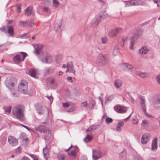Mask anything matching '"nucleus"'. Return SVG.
Returning <instances> with one entry per match:
<instances>
[{"mask_svg":"<svg viewBox=\"0 0 160 160\" xmlns=\"http://www.w3.org/2000/svg\"><path fill=\"white\" fill-rule=\"evenodd\" d=\"M24 107L22 105H17L13 108L12 112L17 118L20 121H23L24 119Z\"/></svg>","mask_w":160,"mask_h":160,"instance_id":"nucleus-1","label":"nucleus"},{"mask_svg":"<svg viewBox=\"0 0 160 160\" xmlns=\"http://www.w3.org/2000/svg\"><path fill=\"white\" fill-rule=\"evenodd\" d=\"M35 108L38 113L39 114H42L45 112H46L48 113L49 112L48 108L46 106H43L40 103H36L35 105Z\"/></svg>","mask_w":160,"mask_h":160,"instance_id":"nucleus-2","label":"nucleus"},{"mask_svg":"<svg viewBox=\"0 0 160 160\" xmlns=\"http://www.w3.org/2000/svg\"><path fill=\"white\" fill-rule=\"evenodd\" d=\"M65 29V25L62 23V21L60 20L57 21L55 24L54 29L56 32L60 33Z\"/></svg>","mask_w":160,"mask_h":160,"instance_id":"nucleus-3","label":"nucleus"},{"mask_svg":"<svg viewBox=\"0 0 160 160\" xmlns=\"http://www.w3.org/2000/svg\"><path fill=\"white\" fill-rule=\"evenodd\" d=\"M28 84L27 82L22 81L18 85V91L23 93H26L28 91Z\"/></svg>","mask_w":160,"mask_h":160,"instance_id":"nucleus-4","label":"nucleus"},{"mask_svg":"<svg viewBox=\"0 0 160 160\" xmlns=\"http://www.w3.org/2000/svg\"><path fill=\"white\" fill-rule=\"evenodd\" d=\"M97 62L99 65H103L108 63V60L106 56L102 54H99L97 57Z\"/></svg>","mask_w":160,"mask_h":160,"instance_id":"nucleus-5","label":"nucleus"},{"mask_svg":"<svg viewBox=\"0 0 160 160\" xmlns=\"http://www.w3.org/2000/svg\"><path fill=\"white\" fill-rule=\"evenodd\" d=\"M141 100L140 104L141 108L142 110V112L147 116L149 117V116L147 114L146 112V106L145 103V100L144 97L142 96L140 97Z\"/></svg>","mask_w":160,"mask_h":160,"instance_id":"nucleus-6","label":"nucleus"},{"mask_svg":"<svg viewBox=\"0 0 160 160\" xmlns=\"http://www.w3.org/2000/svg\"><path fill=\"white\" fill-rule=\"evenodd\" d=\"M108 15L106 12L103 13L102 15H100L96 17L92 20V23L95 25H97L101 21L102 18H105L108 17Z\"/></svg>","mask_w":160,"mask_h":160,"instance_id":"nucleus-7","label":"nucleus"},{"mask_svg":"<svg viewBox=\"0 0 160 160\" xmlns=\"http://www.w3.org/2000/svg\"><path fill=\"white\" fill-rule=\"evenodd\" d=\"M122 31V28H117L115 29L110 31L108 32L109 36L112 38L116 36L117 34Z\"/></svg>","mask_w":160,"mask_h":160,"instance_id":"nucleus-8","label":"nucleus"},{"mask_svg":"<svg viewBox=\"0 0 160 160\" xmlns=\"http://www.w3.org/2000/svg\"><path fill=\"white\" fill-rule=\"evenodd\" d=\"M153 105L155 108L160 109V96L158 95L155 96L153 98Z\"/></svg>","mask_w":160,"mask_h":160,"instance_id":"nucleus-9","label":"nucleus"},{"mask_svg":"<svg viewBox=\"0 0 160 160\" xmlns=\"http://www.w3.org/2000/svg\"><path fill=\"white\" fill-rule=\"evenodd\" d=\"M92 158L94 160H97L102 156V152L98 150H93Z\"/></svg>","mask_w":160,"mask_h":160,"instance_id":"nucleus-10","label":"nucleus"},{"mask_svg":"<svg viewBox=\"0 0 160 160\" xmlns=\"http://www.w3.org/2000/svg\"><path fill=\"white\" fill-rule=\"evenodd\" d=\"M126 5L128 6L142 5V2L138 0H132L125 2Z\"/></svg>","mask_w":160,"mask_h":160,"instance_id":"nucleus-11","label":"nucleus"},{"mask_svg":"<svg viewBox=\"0 0 160 160\" xmlns=\"http://www.w3.org/2000/svg\"><path fill=\"white\" fill-rule=\"evenodd\" d=\"M8 142L11 146H15L18 144V140L14 136H11L8 137Z\"/></svg>","mask_w":160,"mask_h":160,"instance_id":"nucleus-12","label":"nucleus"},{"mask_svg":"<svg viewBox=\"0 0 160 160\" xmlns=\"http://www.w3.org/2000/svg\"><path fill=\"white\" fill-rule=\"evenodd\" d=\"M62 105L65 108H69L68 110V112H72L75 109V105L71 102H63Z\"/></svg>","mask_w":160,"mask_h":160,"instance_id":"nucleus-13","label":"nucleus"},{"mask_svg":"<svg viewBox=\"0 0 160 160\" xmlns=\"http://www.w3.org/2000/svg\"><path fill=\"white\" fill-rule=\"evenodd\" d=\"M142 34V30L140 29H138L133 32L131 38H133V39L136 40L141 36Z\"/></svg>","mask_w":160,"mask_h":160,"instance_id":"nucleus-14","label":"nucleus"},{"mask_svg":"<svg viewBox=\"0 0 160 160\" xmlns=\"http://www.w3.org/2000/svg\"><path fill=\"white\" fill-rule=\"evenodd\" d=\"M114 109L117 112L120 113H124L127 111V108L126 107L117 105L114 107Z\"/></svg>","mask_w":160,"mask_h":160,"instance_id":"nucleus-15","label":"nucleus"},{"mask_svg":"<svg viewBox=\"0 0 160 160\" xmlns=\"http://www.w3.org/2000/svg\"><path fill=\"white\" fill-rule=\"evenodd\" d=\"M150 138V135L148 134H143L141 139V142L142 144H145L148 142Z\"/></svg>","mask_w":160,"mask_h":160,"instance_id":"nucleus-16","label":"nucleus"},{"mask_svg":"<svg viewBox=\"0 0 160 160\" xmlns=\"http://www.w3.org/2000/svg\"><path fill=\"white\" fill-rule=\"evenodd\" d=\"M53 59L52 57L48 54L43 59H42V62L44 63H50L53 61Z\"/></svg>","mask_w":160,"mask_h":160,"instance_id":"nucleus-17","label":"nucleus"},{"mask_svg":"<svg viewBox=\"0 0 160 160\" xmlns=\"http://www.w3.org/2000/svg\"><path fill=\"white\" fill-rule=\"evenodd\" d=\"M7 32L9 36L10 37H13L14 34L13 27L12 26L7 25Z\"/></svg>","mask_w":160,"mask_h":160,"instance_id":"nucleus-18","label":"nucleus"},{"mask_svg":"<svg viewBox=\"0 0 160 160\" xmlns=\"http://www.w3.org/2000/svg\"><path fill=\"white\" fill-rule=\"evenodd\" d=\"M47 129L46 126L43 125H40L35 127V130L41 133L45 132Z\"/></svg>","mask_w":160,"mask_h":160,"instance_id":"nucleus-19","label":"nucleus"},{"mask_svg":"<svg viewBox=\"0 0 160 160\" xmlns=\"http://www.w3.org/2000/svg\"><path fill=\"white\" fill-rule=\"evenodd\" d=\"M5 84L7 88L10 90L13 88L14 84V82H12L10 79H7L5 82Z\"/></svg>","mask_w":160,"mask_h":160,"instance_id":"nucleus-20","label":"nucleus"},{"mask_svg":"<svg viewBox=\"0 0 160 160\" xmlns=\"http://www.w3.org/2000/svg\"><path fill=\"white\" fill-rule=\"evenodd\" d=\"M67 67L68 70H69V72L72 73L74 75H75V70L74 68L72 63V62H68L67 63Z\"/></svg>","mask_w":160,"mask_h":160,"instance_id":"nucleus-21","label":"nucleus"},{"mask_svg":"<svg viewBox=\"0 0 160 160\" xmlns=\"http://www.w3.org/2000/svg\"><path fill=\"white\" fill-rule=\"evenodd\" d=\"M22 57L21 56V54H18L14 56L13 58L14 61L16 63H18L22 60Z\"/></svg>","mask_w":160,"mask_h":160,"instance_id":"nucleus-22","label":"nucleus"},{"mask_svg":"<svg viewBox=\"0 0 160 160\" xmlns=\"http://www.w3.org/2000/svg\"><path fill=\"white\" fill-rule=\"evenodd\" d=\"M42 46L41 44H37L35 48V54L37 55H39L40 52L42 49Z\"/></svg>","mask_w":160,"mask_h":160,"instance_id":"nucleus-23","label":"nucleus"},{"mask_svg":"<svg viewBox=\"0 0 160 160\" xmlns=\"http://www.w3.org/2000/svg\"><path fill=\"white\" fill-rule=\"evenodd\" d=\"M148 49L146 47H143L141 48L138 50V53L139 54L142 55L145 54L147 53L148 52Z\"/></svg>","mask_w":160,"mask_h":160,"instance_id":"nucleus-24","label":"nucleus"},{"mask_svg":"<svg viewBox=\"0 0 160 160\" xmlns=\"http://www.w3.org/2000/svg\"><path fill=\"white\" fill-rule=\"evenodd\" d=\"M118 39L122 46L127 43V38L126 37L120 36Z\"/></svg>","mask_w":160,"mask_h":160,"instance_id":"nucleus-25","label":"nucleus"},{"mask_svg":"<svg viewBox=\"0 0 160 160\" xmlns=\"http://www.w3.org/2000/svg\"><path fill=\"white\" fill-rule=\"evenodd\" d=\"M157 138H155L152 141V143L151 149L152 150L156 149L157 148Z\"/></svg>","mask_w":160,"mask_h":160,"instance_id":"nucleus-26","label":"nucleus"},{"mask_svg":"<svg viewBox=\"0 0 160 160\" xmlns=\"http://www.w3.org/2000/svg\"><path fill=\"white\" fill-rule=\"evenodd\" d=\"M43 154L45 158L47 160L49 155L48 149L47 147H46L43 149Z\"/></svg>","mask_w":160,"mask_h":160,"instance_id":"nucleus-27","label":"nucleus"},{"mask_svg":"<svg viewBox=\"0 0 160 160\" xmlns=\"http://www.w3.org/2000/svg\"><path fill=\"white\" fill-rule=\"evenodd\" d=\"M32 7H28L25 10V15L29 16L30 15L32 12Z\"/></svg>","mask_w":160,"mask_h":160,"instance_id":"nucleus-28","label":"nucleus"},{"mask_svg":"<svg viewBox=\"0 0 160 160\" xmlns=\"http://www.w3.org/2000/svg\"><path fill=\"white\" fill-rule=\"evenodd\" d=\"M20 138L22 141H24L25 143H26L27 142L28 138L25 133H22L20 135Z\"/></svg>","mask_w":160,"mask_h":160,"instance_id":"nucleus-29","label":"nucleus"},{"mask_svg":"<svg viewBox=\"0 0 160 160\" xmlns=\"http://www.w3.org/2000/svg\"><path fill=\"white\" fill-rule=\"evenodd\" d=\"M28 73L31 76L36 78V74L37 73V71L36 70L33 69H31L29 71Z\"/></svg>","mask_w":160,"mask_h":160,"instance_id":"nucleus-30","label":"nucleus"},{"mask_svg":"<svg viewBox=\"0 0 160 160\" xmlns=\"http://www.w3.org/2000/svg\"><path fill=\"white\" fill-rule=\"evenodd\" d=\"M122 82L120 80L117 79L114 81V86L117 88H119L122 85Z\"/></svg>","mask_w":160,"mask_h":160,"instance_id":"nucleus-31","label":"nucleus"},{"mask_svg":"<svg viewBox=\"0 0 160 160\" xmlns=\"http://www.w3.org/2000/svg\"><path fill=\"white\" fill-rule=\"evenodd\" d=\"M119 52V48L118 45H116L114 46L113 51V55L116 56L118 54Z\"/></svg>","mask_w":160,"mask_h":160,"instance_id":"nucleus-32","label":"nucleus"},{"mask_svg":"<svg viewBox=\"0 0 160 160\" xmlns=\"http://www.w3.org/2000/svg\"><path fill=\"white\" fill-rule=\"evenodd\" d=\"M122 65L125 69H127L128 71H132V67L131 65L127 63H124Z\"/></svg>","mask_w":160,"mask_h":160,"instance_id":"nucleus-33","label":"nucleus"},{"mask_svg":"<svg viewBox=\"0 0 160 160\" xmlns=\"http://www.w3.org/2000/svg\"><path fill=\"white\" fill-rule=\"evenodd\" d=\"M46 133L45 135V138L46 140H48L49 139L51 136V131L49 130L48 128L46 130V132H44Z\"/></svg>","mask_w":160,"mask_h":160,"instance_id":"nucleus-34","label":"nucleus"},{"mask_svg":"<svg viewBox=\"0 0 160 160\" xmlns=\"http://www.w3.org/2000/svg\"><path fill=\"white\" fill-rule=\"evenodd\" d=\"M114 98V95H111L109 96H107L105 98V102L106 103L107 102L111 101Z\"/></svg>","mask_w":160,"mask_h":160,"instance_id":"nucleus-35","label":"nucleus"},{"mask_svg":"<svg viewBox=\"0 0 160 160\" xmlns=\"http://www.w3.org/2000/svg\"><path fill=\"white\" fill-rule=\"evenodd\" d=\"M56 62L58 63H59L62 59V57L61 55H57L55 57Z\"/></svg>","mask_w":160,"mask_h":160,"instance_id":"nucleus-36","label":"nucleus"},{"mask_svg":"<svg viewBox=\"0 0 160 160\" xmlns=\"http://www.w3.org/2000/svg\"><path fill=\"white\" fill-rule=\"evenodd\" d=\"M92 139V137L90 135L87 134L86 138L84 139V141L85 142H87L90 141Z\"/></svg>","mask_w":160,"mask_h":160,"instance_id":"nucleus-37","label":"nucleus"},{"mask_svg":"<svg viewBox=\"0 0 160 160\" xmlns=\"http://www.w3.org/2000/svg\"><path fill=\"white\" fill-rule=\"evenodd\" d=\"M57 158L58 160H65V156L64 154H59L58 155Z\"/></svg>","mask_w":160,"mask_h":160,"instance_id":"nucleus-38","label":"nucleus"},{"mask_svg":"<svg viewBox=\"0 0 160 160\" xmlns=\"http://www.w3.org/2000/svg\"><path fill=\"white\" fill-rule=\"evenodd\" d=\"M54 71V69L51 68H47L45 71L46 74H52Z\"/></svg>","mask_w":160,"mask_h":160,"instance_id":"nucleus-39","label":"nucleus"},{"mask_svg":"<svg viewBox=\"0 0 160 160\" xmlns=\"http://www.w3.org/2000/svg\"><path fill=\"white\" fill-rule=\"evenodd\" d=\"M135 40L133 39V38H131V44L129 47V48L131 50H133L134 49L133 46L134 44V41Z\"/></svg>","mask_w":160,"mask_h":160,"instance_id":"nucleus-40","label":"nucleus"},{"mask_svg":"<svg viewBox=\"0 0 160 160\" xmlns=\"http://www.w3.org/2000/svg\"><path fill=\"white\" fill-rule=\"evenodd\" d=\"M19 23L20 26H22L23 27H26L28 25V22H27L21 21L19 22Z\"/></svg>","mask_w":160,"mask_h":160,"instance_id":"nucleus-41","label":"nucleus"},{"mask_svg":"<svg viewBox=\"0 0 160 160\" xmlns=\"http://www.w3.org/2000/svg\"><path fill=\"white\" fill-rule=\"evenodd\" d=\"M76 153L72 150L70 153H68V155L70 156V158L72 157L73 158H74L76 156Z\"/></svg>","mask_w":160,"mask_h":160,"instance_id":"nucleus-42","label":"nucleus"},{"mask_svg":"<svg viewBox=\"0 0 160 160\" xmlns=\"http://www.w3.org/2000/svg\"><path fill=\"white\" fill-rule=\"evenodd\" d=\"M11 106H9L8 107H6L5 108V111L6 112L10 113L11 112Z\"/></svg>","mask_w":160,"mask_h":160,"instance_id":"nucleus-43","label":"nucleus"},{"mask_svg":"<svg viewBox=\"0 0 160 160\" xmlns=\"http://www.w3.org/2000/svg\"><path fill=\"white\" fill-rule=\"evenodd\" d=\"M113 121V119L109 117H106L105 119V122L107 123L112 122Z\"/></svg>","mask_w":160,"mask_h":160,"instance_id":"nucleus-44","label":"nucleus"},{"mask_svg":"<svg viewBox=\"0 0 160 160\" xmlns=\"http://www.w3.org/2000/svg\"><path fill=\"white\" fill-rule=\"evenodd\" d=\"M53 6L54 7H57L59 5V2L57 0H53Z\"/></svg>","mask_w":160,"mask_h":160,"instance_id":"nucleus-45","label":"nucleus"},{"mask_svg":"<svg viewBox=\"0 0 160 160\" xmlns=\"http://www.w3.org/2000/svg\"><path fill=\"white\" fill-rule=\"evenodd\" d=\"M139 76L142 78H144L147 76V74L146 73L141 72L139 74Z\"/></svg>","mask_w":160,"mask_h":160,"instance_id":"nucleus-46","label":"nucleus"},{"mask_svg":"<svg viewBox=\"0 0 160 160\" xmlns=\"http://www.w3.org/2000/svg\"><path fill=\"white\" fill-rule=\"evenodd\" d=\"M95 104V102L94 101H93V102L92 103H90L89 104L88 107L90 109H92L93 108L94 106V105Z\"/></svg>","mask_w":160,"mask_h":160,"instance_id":"nucleus-47","label":"nucleus"},{"mask_svg":"<svg viewBox=\"0 0 160 160\" xmlns=\"http://www.w3.org/2000/svg\"><path fill=\"white\" fill-rule=\"evenodd\" d=\"M81 106L82 107H85L88 105V103L87 101L82 102L81 103Z\"/></svg>","mask_w":160,"mask_h":160,"instance_id":"nucleus-48","label":"nucleus"},{"mask_svg":"<svg viewBox=\"0 0 160 160\" xmlns=\"http://www.w3.org/2000/svg\"><path fill=\"white\" fill-rule=\"evenodd\" d=\"M102 42L103 44H105L107 43V39L105 37H103L101 39Z\"/></svg>","mask_w":160,"mask_h":160,"instance_id":"nucleus-49","label":"nucleus"},{"mask_svg":"<svg viewBox=\"0 0 160 160\" xmlns=\"http://www.w3.org/2000/svg\"><path fill=\"white\" fill-rule=\"evenodd\" d=\"M22 54H21V56L22 57V60H24L25 57L27 55V54L26 53L23 52H20Z\"/></svg>","mask_w":160,"mask_h":160,"instance_id":"nucleus-50","label":"nucleus"},{"mask_svg":"<svg viewBox=\"0 0 160 160\" xmlns=\"http://www.w3.org/2000/svg\"><path fill=\"white\" fill-rule=\"evenodd\" d=\"M148 122L146 120H143L142 122L141 123V125L142 126L145 127V125H146L148 124Z\"/></svg>","mask_w":160,"mask_h":160,"instance_id":"nucleus-51","label":"nucleus"},{"mask_svg":"<svg viewBox=\"0 0 160 160\" xmlns=\"http://www.w3.org/2000/svg\"><path fill=\"white\" fill-rule=\"evenodd\" d=\"M43 10L44 12L47 13H50V11L48 7H45L43 8Z\"/></svg>","mask_w":160,"mask_h":160,"instance_id":"nucleus-52","label":"nucleus"},{"mask_svg":"<svg viewBox=\"0 0 160 160\" xmlns=\"http://www.w3.org/2000/svg\"><path fill=\"white\" fill-rule=\"evenodd\" d=\"M12 44H13V43L12 42H7L6 43V44H3L0 45V47L2 46L6 47V45H10Z\"/></svg>","mask_w":160,"mask_h":160,"instance_id":"nucleus-53","label":"nucleus"},{"mask_svg":"<svg viewBox=\"0 0 160 160\" xmlns=\"http://www.w3.org/2000/svg\"><path fill=\"white\" fill-rule=\"evenodd\" d=\"M134 160H143V159L141 157L138 156H135L134 157Z\"/></svg>","mask_w":160,"mask_h":160,"instance_id":"nucleus-54","label":"nucleus"},{"mask_svg":"<svg viewBox=\"0 0 160 160\" xmlns=\"http://www.w3.org/2000/svg\"><path fill=\"white\" fill-rule=\"evenodd\" d=\"M72 151L76 153H77L79 151V148L77 146H75L74 147V148Z\"/></svg>","mask_w":160,"mask_h":160,"instance_id":"nucleus-55","label":"nucleus"},{"mask_svg":"<svg viewBox=\"0 0 160 160\" xmlns=\"http://www.w3.org/2000/svg\"><path fill=\"white\" fill-rule=\"evenodd\" d=\"M0 30L2 32H4L5 33H7V31L6 30L4 26H3L2 27H1L0 28Z\"/></svg>","mask_w":160,"mask_h":160,"instance_id":"nucleus-56","label":"nucleus"},{"mask_svg":"<svg viewBox=\"0 0 160 160\" xmlns=\"http://www.w3.org/2000/svg\"><path fill=\"white\" fill-rule=\"evenodd\" d=\"M34 22L32 21H31L29 23L28 26L29 27H32L34 26Z\"/></svg>","mask_w":160,"mask_h":160,"instance_id":"nucleus-57","label":"nucleus"},{"mask_svg":"<svg viewBox=\"0 0 160 160\" xmlns=\"http://www.w3.org/2000/svg\"><path fill=\"white\" fill-rule=\"evenodd\" d=\"M156 79L158 83L160 85V75L156 77Z\"/></svg>","mask_w":160,"mask_h":160,"instance_id":"nucleus-58","label":"nucleus"},{"mask_svg":"<svg viewBox=\"0 0 160 160\" xmlns=\"http://www.w3.org/2000/svg\"><path fill=\"white\" fill-rule=\"evenodd\" d=\"M21 150L20 147H18L16 150V152L17 153H19L21 152Z\"/></svg>","mask_w":160,"mask_h":160,"instance_id":"nucleus-59","label":"nucleus"},{"mask_svg":"<svg viewBox=\"0 0 160 160\" xmlns=\"http://www.w3.org/2000/svg\"><path fill=\"white\" fill-rule=\"evenodd\" d=\"M46 97L50 101L51 103L52 102L53 98L52 96H46Z\"/></svg>","mask_w":160,"mask_h":160,"instance_id":"nucleus-60","label":"nucleus"},{"mask_svg":"<svg viewBox=\"0 0 160 160\" xmlns=\"http://www.w3.org/2000/svg\"><path fill=\"white\" fill-rule=\"evenodd\" d=\"M67 80L68 81L70 82H72V78L71 77H69L67 78Z\"/></svg>","mask_w":160,"mask_h":160,"instance_id":"nucleus-61","label":"nucleus"},{"mask_svg":"<svg viewBox=\"0 0 160 160\" xmlns=\"http://www.w3.org/2000/svg\"><path fill=\"white\" fill-rule=\"evenodd\" d=\"M116 130L118 132H120L121 130V127L118 125L116 128Z\"/></svg>","mask_w":160,"mask_h":160,"instance_id":"nucleus-62","label":"nucleus"},{"mask_svg":"<svg viewBox=\"0 0 160 160\" xmlns=\"http://www.w3.org/2000/svg\"><path fill=\"white\" fill-rule=\"evenodd\" d=\"M21 8H20V6H18L16 10V11L18 13L19 12L21 11Z\"/></svg>","mask_w":160,"mask_h":160,"instance_id":"nucleus-63","label":"nucleus"},{"mask_svg":"<svg viewBox=\"0 0 160 160\" xmlns=\"http://www.w3.org/2000/svg\"><path fill=\"white\" fill-rule=\"evenodd\" d=\"M22 160H30V159L27 157H24L22 159Z\"/></svg>","mask_w":160,"mask_h":160,"instance_id":"nucleus-64","label":"nucleus"}]
</instances>
